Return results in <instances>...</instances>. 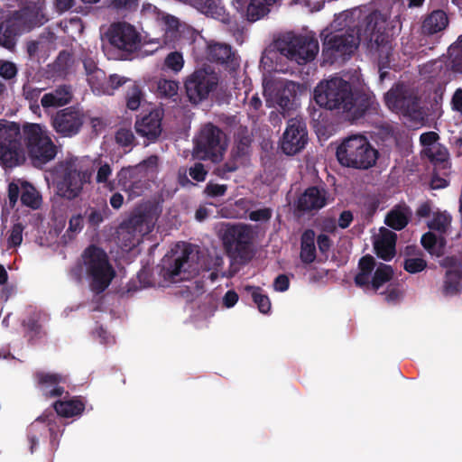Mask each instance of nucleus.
I'll return each instance as SVG.
<instances>
[{
    "label": "nucleus",
    "mask_w": 462,
    "mask_h": 462,
    "mask_svg": "<svg viewBox=\"0 0 462 462\" xmlns=\"http://www.w3.org/2000/svg\"><path fill=\"white\" fill-rule=\"evenodd\" d=\"M330 27L335 32H322L324 51H330L335 58H345L363 43L378 55L380 79L383 80L386 73L383 69L390 61L392 38L401 30L399 17L389 20L380 12L365 14L362 9L356 8L336 15Z\"/></svg>",
    "instance_id": "nucleus-1"
},
{
    "label": "nucleus",
    "mask_w": 462,
    "mask_h": 462,
    "mask_svg": "<svg viewBox=\"0 0 462 462\" xmlns=\"http://www.w3.org/2000/svg\"><path fill=\"white\" fill-rule=\"evenodd\" d=\"M26 151L35 165L47 163L57 153L44 125L27 123L21 130L18 124L0 119V164L5 168L21 165Z\"/></svg>",
    "instance_id": "nucleus-2"
},
{
    "label": "nucleus",
    "mask_w": 462,
    "mask_h": 462,
    "mask_svg": "<svg viewBox=\"0 0 462 462\" xmlns=\"http://www.w3.org/2000/svg\"><path fill=\"white\" fill-rule=\"evenodd\" d=\"M223 262V257L218 254L208 255L206 259L189 245L181 244L163 257L160 274L166 283H176L195 277L201 270H212L209 278L214 282L219 274L224 275V273H220Z\"/></svg>",
    "instance_id": "nucleus-3"
},
{
    "label": "nucleus",
    "mask_w": 462,
    "mask_h": 462,
    "mask_svg": "<svg viewBox=\"0 0 462 462\" xmlns=\"http://www.w3.org/2000/svg\"><path fill=\"white\" fill-rule=\"evenodd\" d=\"M70 276L76 282L84 276L91 291L100 293L110 285L116 271L104 250L89 246L82 254V263L71 270Z\"/></svg>",
    "instance_id": "nucleus-4"
},
{
    "label": "nucleus",
    "mask_w": 462,
    "mask_h": 462,
    "mask_svg": "<svg viewBox=\"0 0 462 462\" xmlns=\"http://www.w3.org/2000/svg\"><path fill=\"white\" fill-rule=\"evenodd\" d=\"M314 99L322 107L338 113H351L357 116L362 111L356 93L351 85L341 78H331L321 81L314 89Z\"/></svg>",
    "instance_id": "nucleus-5"
},
{
    "label": "nucleus",
    "mask_w": 462,
    "mask_h": 462,
    "mask_svg": "<svg viewBox=\"0 0 462 462\" xmlns=\"http://www.w3.org/2000/svg\"><path fill=\"white\" fill-rule=\"evenodd\" d=\"M91 176L89 160L79 157L67 158L51 172L57 194L69 199L76 198L80 193L83 184L88 182Z\"/></svg>",
    "instance_id": "nucleus-6"
},
{
    "label": "nucleus",
    "mask_w": 462,
    "mask_h": 462,
    "mask_svg": "<svg viewBox=\"0 0 462 462\" xmlns=\"http://www.w3.org/2000/svg\"><path fill=\"white\" fill-rule=\"evenodd\" d=\"M263 91L266 106L278 110L285 116L296 109L302 88L294 81L274 75L263 78Z\"/></svg>",
    "instance_id": "nucleus-7"
},
{
    "label": "nucleus",
    "mask_w": 462,
    "mask_h": 462,
    "mask_svg": "<svg viewBox=\"0 0 462 462\" xmlns=\"http://www.w3.org/2000/svg\"><path fill=\"white\" fill-rule=\"evenodd\" d=\"M336 154L342 166L360 170L373 167L378 159V151L362 134L345 138L337 146Z\"/></svg>",
    "instance_id": "nucleus-8"
},
{
    "label": "nucleus",
    "mask_w": 462,
    "mask_h": 462,
    "mask_svg": "<svg viewBox=\"0 0 462 462\" xmlns=\"http://www.w3.org/2000/svg\"><path fill=\"white\" fill-rule=\"evenodd\" d=\"M276 47L281 55L298 64L313 60L319 50L318 40L310 34L287 33L277 41Z\"/></svg>",
    "instance_id": "nucleus-9"
},
{
    "label": "nucleus",
    "mask_w": 462,
    "mask_h": 462,
    "mask_svg": "<svg viewBox=\"0 0 462 462\" xmlns=\"http://www.w3.org/2000/svg\"><path fill=\"white\" fill-rule=\"evenodd\" d=\"M393 277V270L390 265L377 262L371 255H365L359 260L355 282L365 291H377L390 282Z\"/></svg>",
    "instance_id": "nucleus-10"
},
{
    "label": "nucleus",
    "mask_w": 462,
    "mask_h": 462,
    "mask_svg": "<svg viewBox=\"0 0 462 462\" xmlns=\"http://www.w3.org/2000/svg\"><path fill=\"white\" fill-rule=\"evenodd\" d=\"M159 217L156 207H150L140 214H134L118 229V236L125 250L137 245L142 237L153 229Z\"/></svg>",
    "instance_id": "nucleus-11"
},
{
    "label": "nucleus",
    "mask_w": 462,
    "mask_h": 462,
    "mask_svg": "<svg viewBox=\"0 0 462 462\" xmlns=\"http://www.w3.org/2000/svg\"><path fill=\"white\" fill-rule=\"evenodd\" d=\"M224 134L212 125H205L196 139L193 157L199 160L219 162L226 150Z\"/></svg>",
    "instance_id": "nucleus-12"
},
{
    "label": "nucleus",
    "mask_w": 462,
    "mask_h": 462,
    "mask_svg": "<svg viewBox=\"0 0 462 462\" xmlns=\"http://www.w3.org/2000/svg\"><path fill=\"white\" fill-rule=\"evenodd\" d=\"M104 37L112 48L121 52V56L135 52L143 42L141 33L134 25L126 22L112 23Z\"/></svg>",
    "instance_id": "nucleus-13"
},
{
    "label": "nucleus",
    "mask_w": 462,
    "mask_h": 462,
    "mask_svg": "<svg viewBox=\"0 0 462 462\" xmlns=\"http://www.w3.org/2000/svg\"><path fill=\"white\" fill-rule=\"evenodd\" d=\"M217 236L231 257L244 258L245 250L253 238V231L247 225L218 223L215 226Z\"/></svg>",
    "instance_id": "nucleus-14"
},
{
    "label": "nucleus",
    "mask_w": 462,
    "mask_h": 462,
    "mask_svg": "<svg viewBox=\"0 0 462 462\" xmlns=\"http://www.w3.org/2000/svg\"><path fill=\"white\" fill-rule=\"evenodd\" d=\"M83 67L87 81L93 93L97 96L113 95L119 87L129 81V79L118 74H112L106 79V73L97 67L96 60L91 57L83 60Z\"/></svg>",
    "instance_id": "nucleus-15"
},
{
    "label": "nucleus",
    "mask_w": 462,
    "mask_h": 462,
    "mask_svg": "<svg viewBox=\"0 0 462 462\" xmlns=\"http://www.w3.org/2000/svg\"><path fill=\"white\" fill-rule=\"evenodd\" d=\"M451 216L447 212L433 213L432 218L429 221L428 226L430 229L421 237L423 247L431 254L440 256L444 254L445 239L442 235L446 234L450 226Z\"/></svg>",
    "instance_id": "nucleus-16"
},
{
    "label": "nucleus",
    "mask_w": 462,
    "mask_h": 462,
    "mask_svg": "<svg viewBox=\"0 0 462 462\" xmlns=\"http://www.w3.org/2000/svg\"><path fill=\"white\" fill-rule=\"evenodd\" d=\"M217 83V73L208 69H198L186 79L184 86L189 100L199 103L216 89Z\"/></svg>",
    "instance_id": "nucleus-17"
},
{
    "label": "nucleus",
    "mask_w": 462,
    "mask_h": 462,
    "mask_svg": "<svg viewBox=\"0 0 462 462\" xmlns=\"http://www.w3.org/2000/svg\"><path fill=\"white\" fill-rule=\"evenodd\" d=\"M308 143L305 123L300 118H291L282 134L280 146L287 155H294L304 149Z\"/></svg>",
    "instance_id": "nucleus-18"
},
{
    "label": "nucleus",
    "mask_w": 462,
    "mask_h": 462,
    "mask_svg": "<svg viewBox=\"0 0 462 462\" xmlns=\"http://www.w3.org/2000/svg\"><path fill=\"white\" fill-rule=\"evenodd\" d=\"M197 45L198 48L195 50L194 53L196 59L199 60H209L226 64L232 69L237 65L236 54L226 43L205 41L201 47L199 42H198Z\"/></svg>",
    "instance_id": "nucleus-19"
},
{
    "label": "nucleus",
    "mask_w": 462,
    "mask_h": 462,
    "mask_svg": "<svg viewBox=\"0 0 462 462\" xmlns=\"http://www.w3.org/2000/svg\"><path fill=\"white\" fill-rule=\"evenodd\" d=\"M157 23L162 34L152 39H143V44H156L162 46H175L180 37V23L179 20L171 14H158Z\"/></svg>",
    "instance_id": "nucleus-20"
},
{
    "label": "nucleus",
    "mask_w": 462,
    "mask_h": 462,
    "mask_svg": "<svg viewBox=\"0 0 462 462\" xmlns=\"http://www.w3.org/2000/svg\"><path fill=\"white\" fill-rule=\"evenodd\" d=\"M84 119L85 116L82 109L68 107L56 114L52 125L57 133L70 137L79 133Z\"/></svg>",
    "instance_id": "nucleus-21"
},
{
    "label": "nucleus",
    "mask_w": 462,
    "mask_h": 462,
    "mask_svg": "<svg viewBox=\"0 0 462 462\" xmlns=\"http://www.w3.org/2000/svg\"><path fill=\"white\" fill-rule=\"evenodd\" d=\"M278 0H232V7L238 14L249 21L256 22L270 12V7Z\"/></svg>",
    "instance_id": "nucleus-22"
},
{
    "label": "nucleus",
    "mask_w": 462,
    "mask_h": 462,
    "mask_svg": "<svg viewBox=\"0 0 462 462\" xmlns=\"http://www.w3.org/2000/svg\"><path fill=\"white\" fill-rule=\"evenodd\" d=\"M390 110L397 114H406L414 105V99L403 85L392 88L384 97Z\"/></svg>",
    "instance_id": "nucleus-23"
},
{
    "label": "nucleus",
    "mask_w": 462,
    "mask_h": 462,
    "mask_svg": "<svg viewBox=\"0 0 462 462\" xmlns=\"http://www.w3.org/2000/svg\"><path fill=\"white\" fill-rule=\"evenodd\" d=\"M118 184L122 187L129 198L133 199L141 196L145 188V180L141 174L130 168H123L117 173Z\"/></svg>",
    "instance_id": "nucleus-24"
},
{
    "label": "nucleus",
    "mask_w": 462,
    "mask_h": 462,
    "mask_svg": "<svg viewBox=\"0 0 462 462\" xmlns=\"http://www.w3.org/2000/svg\"><path fill=\"white\" fill-rule=\"evenodd\" d=\"M162 114L154 109L135 122L136 132L149 140H155L162 133Z\"/></svg>",
    "instance_id": "nucleus-25"
},
{
    "label": "nucleus",
    "mask_w": 462,
    "mask_h": 462,
    "mask_svg": "<svg viewBox=\"0 0 462 462\" xmlns=\"http://www.w3.org/2000/svg\"><path fill=\"white\" fill-rule=\"evenodd\" d=\"M396 234L386 227H381L374 236V250L379 257L391 260L395 254Z\"/></svg>",
    "instance_id": "nucleus-26"
},
{
    "label": "nucleus",
    "mask_w": 462,
    "mask_h": 462,
    "mask_svg": "<svg viewBox=\"0 0 462 462\" xmlns=\"http://www.w3.org/2000/svg\"><path fill=\"white\" fill-rule=\"evenodd\" d=\"M327 200V192L324 189L310 187L299 197L297 207L304 211L316 210L323 208Z\"/></svg>",
    "instance_id": "nucleus-27"
},
{
    "label": "nucleus",
    "mask_w": 462,
    "mask_h": 462,
    "mask_svg": "<svg viewBox=\"0 0 462 462\" xmlns=\"http://www.w3.org/2000/svg\"><path fill=\"white\" fill-rule=\"evenodd\" d=\"M72 98L70 87L63 85L43 95L41 99L44 108L58 107L67 105Z\"/></svg>",
    "instance_id": "nucleus-28"
},
{
    "label": "nucleus",
    "mask_w": 462,
    "mask_h": 462,
    "mask_svg": "<svg viewBox=\"0 0 462 462\" xmlns=\"http://www.w3.org/2000/svg\"><path fill=\"white\" fill-rule=\"evenodd\" d=\"M85 402L81 397H73L67 401H56L53 408L57 415L63 418L79 416L85 410Z\"/></svg>",
    "instance_id": "nucleus-29"
},
{
    "label": "nucleus",
    "mask_w": 462,
    "mask_h": 462,
    "mask_svg": "<svg viewBox=\"0 0 462 462\" xmlns=\"http://www.w3.org/2000/svg\"><path fill=\"white\" fill-rule=\"evenodd\" d=\"M54 48L51 35L42 36L36 41L28 42L27 52L31 59L40 61L44 60Z\"/></svg>",
    "instance_id": "nucleus-30"
},
{
    "label": "nucleus",
    "mask_w": 462,
    "mask_h": 462,
    "mask_svg": "<svg viewBox=\"0 0 462 462\" xmlns=\"http://www.w3.org/2000/svg\"><path fill=\"white\" fill-rule=\"evenodd\" d=\"M190 5L214 19L225 21V8L221 0H189Z\"/></svg>",
    "instance_id": "nucleus-31"
},
{
    "label": "nucleus",
    "mask_w": 462,
    "mask_h": 462,
    "mask_svg": "<svg viewBox=\"0 0 462 462\" xmlns=\"http://www.w3.org/2000/svg\"><path fill=\"white\" fill-rule=\"evenodd\" d=\"M51 420L48 416L42 415L40 416L33 423H32L28 430V440L30 443V451L31 453H33L41 436H42L43 433H45L47 430L51 432V434L53 433V430L51 428L47 429L46 425H43V422L50 423Z\"/></svg>",
    "instance_id": "nucleus-32"
},
{
    "label": "nucleus",
    "mask_w": 462,
    "mask_h": 462,
    "mask_svg": "<svg viewBox=\"0 0 462 462\" xmlns=\"http://www.w3.org/2000/svg\"><path fill=\"white\" fill-rule=\"evenodd\" d=\"M448 23L447 14L441 10H436L425 18L422 30L426 33L433 34L444 30Z\"/></svg>",
    "instance_id": "nucleus-33"
},
{
    "label": "nucleus",
    "mask_w": 462,
    "mask_h": 462,
    "mask_svg": "<svg viewBox=\"0 0 462 462\" xmlns=\"http://www.w3.org/2000/svg\"><path fill=\"white\" fill-rule=\"evenodd\" d=\"M411 216V210L406 206H398L389 212L385 222L387 226L396 229H402L407 224Z\"/></svg>",
    "instance_id": "nucleus-34"
},
{
    "label": "nucleus",
    "mask_w": 462,
    "mask_h": 462,
    "mask_svg": "<svg viewBox=\"0 0 462 462\" xmlns=\"http://www.w3.org/2000/svg\"><path fill=\"white\" fill-rule=\"evenodd\" d=\"M60 377H40L38 387L46 398H54L61 396L64 388L60 385Z\"/></svg>",
    "instance_id": "nucleus-35"
},
{
    "label": "nucleus",
    "mask_w": 462,
    "mask_h": 462,
    "mask_svg": "<svg viewBox=\"0 0 462 462\" xmlns=\"http://www.w3.org/2000/svg\"><path fill=\"white\" fill-rule=\"evenodd\" d=\"M315 234L312 230H307L301 236L300 259L305 263H312L316 258Z\"/></svg>",
    "instance_id": "nucleus-36"
},
{
    "label": "nucleus",
    "mask_w": 462,
    "mask_h": 462,
    "mask_svg": "<svg viewBox=\"0 0 462 462\" xmlns=\"http://www.w3.org/2000/svg\"><path fill=\"white\" fill-rule=\"evenodd\" d=\"M245 291L250 294L261 313L267 314L271 310L270 299L261 288L246 285Z\"/></svg>",
    "instance_id": "nucleus-37"
},
{
    "label": "nucleus",
    "mask_w": 462,
    "mask_h": 462,
    "mask_svg": "<svg viewBox=\"0 0 462 462\" xmlns=\"http://www.w3.org/2000/svg\"><path fill=\"white\" fill-rule=\"evenodd\" d=\"M21 200L28 207L37 208L41 204V196L30 183L21 182Z\"/></svg>",
    "instance_id": "nucleus-38"
},
{
    "label": "nucleus",
    "mask_w": 462,
    "mask_h": 462,
    "mask_svg": "<svg viewBox=\"0 0 462 462\" xmlns=\"http://www.w3.org/2000/svg\"><path fill=\"white\" fill-rule=\"evenodd\" d=\"M180 90V83L177 80L162 79L157 82V94L161 97L175 100Z\"/></svg>",
    "instance_id": "nucleus-39"
},
{
    "label": "nucleus",
    "mask_w": 462,
    "mask_h": 462,
    "mask_svg": "<svg viewBox=\"0 0 462 462\" xmlns=\"http://www.w3.org/2000/svg\"><path fill=\"white\" fill-rule=\"evenodd\" d=\"M462 289V275L457 271L447 272L443 291L446 295H454Z\"/></svg>",
    "instance_id": "nucleus-40"
},
{
    "label": "nucleus",
    "mask_w": 462,
    "mask_h": 462,
    "mask_svg": "<svg viewBox=\"0 0 462 462\" xmlns=\"http://www.w3.org/2000/svg\"><path fill=\"white\" fill-rule=\"evenodd\" d=\"M184 58L180 51H171L164 59L163 69L171 71L173 74L180 73L184 67Z\"/></svg>",
    "instance_id": "nucleus-41"
},
{
    "label": "nucleus",
    "mask_w": 462,
    "mask_h": 462,
    "mask_svg": "<svg viewBox=\"0 0 462 462\" xmlns=\"http://www.w3.org/2000/svg\"><path fill=\"white\" fill-rule=\"evenodd\" d=\"M448 55L451 69L455 72L462 73V35L449 47Z\"/></svg>",
    "instance_id": "nucleus-42"
},
{
    "label": "nucleus",
    "mask_w": 462,
    "mask_h": 462,
    "mask_svg": "<svg viewBox=\"0 0 462 462\" xmlns=\"http://www.w3.org/2000/svg\"><path fill=\"white\" fill-rule=\"evenodd\" d=\"M422 152L434 163H444L447 164L448 152L447 149L440 143L433 144V146L422 150Z\"/></svg>",
    "instance_id": "nucleus-43"
},
{
    "label": "nucleus",
    "mask_w": 462,
    "mask_h": 462,
    "mask_svg": "<svg viewBox=\"0 0 462 462\" xmlns=\"http://www.w3.org/2000/svg\"><path fill=\"white\" fill-rule=\"evenodd\" d=\"M235 209L223 208L221 216L226 218H238L245 216L251 207V201L247 199H240L235 203Z\"/></svg>",
    "instance_id": "nucleus-44"
},
{
    "label": "nucleus",
    "mask_w": 462,
    "mask_h": 462,
    "mask_svg": "<svg viewBox=\"0 0 462 462\" xmlns=\"http://www.w3.org/2000/svg\"><path fill=\"white\" fill-rule=\"evenodd\" d=\"M158 167V157L157 156H150L146 160L143 161L139 164L129 167L133 171L141 174L142 177L148 178L155 173Z\"/></svg>",
    "instance_id": "nucleus-45"
},
{
    "label": "nucleus",
    "mask_w": 462,
    "mask_h": 462,
    "mask_svg": "<svg viewBox=\"0 0 462 462\" xmlns=\"http://www.w3.org/2000/svg\"><path fill=\"white\" fill-rule=\"evenodd\" d=\"M112 171V168L108 163H100L96 176V181L98 184H102L104 188H106L110 191L115 189L114 183L109 180Z\"/></svg>",
    "instance_id": "nucleus-46"
},
{
    "label": "nucleus",
    "mask_w": 462,
    "mask_h": 462,
    "mask_svg": "<svg viewBox=\"0 0 462 462\" xmlns=\"http://www.w3.org/2000/svg\"><path fill=\"white\" fill-rule=\"evenodd\" d=\"M427 266L426 261L421 257H410L405 259L403 267L410 273L422 272Z\"/></svg>",
    "instance_id": "nucleus-47"
},
{
    "label": "nucleus",
    "mask_w": 462,
    "mask_h": 462,
    "mask_svg": "<svg viewBox=\"0 0 462 462\" xmlns=\"http://www.w3.org/2000/svg\"><path fill=\"white\" fill-rule=\"evenodd\" d=\"M0 45L8 50L15 45V34L5 24L0 25Z\"/></svg>",
    "instance_id": "nucleus-48"
},
{
    "label": "nucleus",
    "mask_w": 462,
    "mask_h": 462,
    "mask_svg": "<svg viewBox=\"0 0 462 462\" xmlns=\"http://www.w3.org/2000/svg\"><path fill=\"white\" fill-rule=\"evenodd\" d=\"M23 231V227L21 224H15L13 226L7 239L8 247H17L22 244Z\"/></svg>",
    "instance_id": "nucleus-49"
},
{
    "label": "nucleus",
    "mask_w": 462,
    "mask_h": 462,
    "mask_svg": "<svg viewBox=\"0 0 462 462\" xmlns=\"http://www.w3.org/2000/svg\"><path fill=\"white\" fill-rule=\"evenodd\" d=\"M142 100V93L138 87L134 86L127 96L126 106L131 110H136L140 105Z\"/></svg>",
    "instance_id": "nucleus-50"
},
{
    "label": "nucleus",
    "mask_w": 462,
    "mask_h": 462,
    "mask_svg": "<svg viewBox=\"0 0 462 462\" xmlns=\"http://www.w3.org/2000/svg\"><path fill=\"white\" fill-rule=\"evenodd\" d=\"M17 74V68L14 62L0 60V76L5 79H11Z\"/></svg>",
    "instance_id": "nucleus-51"
},
{
    "label": "nucleus",
    "mask_w": 462,
    "mask_h": 462,
    "mask_svg": "<svg viewBox=\"0 0 462 462\" xmlns=\"http://www.w3.org/2000/svg\"><path fill=\"white\" fill-rule=\"evenodd\" d=\"M134 136L131 129L120 128L116 134V142L123 146H129L134 142Z\"/></svg>",
    "instance_id": "nucleus-52"
},
{
    "label": "nucleus",
    "mask_w": 462,
    "mask_h": 462,
    "mask_svg": "<svg viewBox=\"0 0 462 462\" xmlns=\"http://www.w3.org/2000/svg\"><path fill=\"white\" fill-rule=\"evenodd\" d=\"M385 286L387 290L384 292V298L388 302H395L402 297V291L396 285L388 282Z\"/></svg>",
    "instance_id": "nucleus-53"
},
{
    "label": "nucleus",
    "mask_w": 462,
    "mask_h": 462,
    "mask_svg": "<svg viewBox=\"0 0 462 462\" xmlns=\"http://www.w3.org/2000/svg\"><path fill=\"white\" fill-rule=\"evenodd\" d=\"M272 217V211L270 208H263L250 212L249 218L255 222H267Z\"/></svg>",
    "instance_id": "nucleus-54"
},
{
    "label": "nucleus",
    "mask_w": 462,
    "mask_h": 462,
    "mask_svg": "<svg viewBox=\"0 0 462 462\" xmlns=\"http://www.w3.org/2000/svg\"><path fill=\"white\" fill-rule=\"evenodd\" d=\"M208 171L205 170L203 164L196 163L189 169L190 177L197 181H203L206 179Z\"/></svg>",
    "instance_id": "nucleus-55"
},
{
    "label": "nucleus",
    "mask_w": 462,
    "mask_h": 462,
    "mask_svg": "<svg viewBox=\"0 0 462 462\" xmlns=\"http://www.w3.org/2000/svg\"><path fill=\"white\" fill-rule=\"evenodd\" d=\"M438 138H439L438 134L434 132H429V133L422 134L420 135V140L423 146V150H426L427 148L433 146V144H437Z\"/></svg>",
    "instance_id": "nucleus-56"
},
{
    "label": "nucleus",
    "mask_w": 462,
    "mask_h": 462,
    "mask_svg": "<svg viewBox=\"0 0 462 462\" xmlns=\"http://www.w3.org/2000/svg\"><path fill=\"white\" fill-rule=\"evenodd\" d=\"M238 294L233 291H227L222 298V304L226 309L233 308L238 301Z\"/></svg>",
    "instance_id": "nucleus-57"
},
{
    "label": "nucleus",
    "mask_w": 462,
    "mask_h": 462,
    "mask_svg": "<svg viewBox=\"0 0 462 462\" xmlns=\"http://www.w3.org/2000/svg\"><path fill=\"white\" fill-rule=\"evenodd\" d=\"M226 191V186L224 184L208 183L206 192L211 197L222 196Z\"/></svg>",
    "instance_id": "nucleus-58"
},
{
    "label": "nucleus",
    "mask_w": 462,
    "mask_h": 462,
    "mask_svg": "<svg viewBox=\"0 0 462 462\" xmlns=\"http://www.w3.org/2000/svg\"><path fill=\"white\" fill-rule=\"evenodd\" d=\"M262 106V100L256 94L253 95L247 103L249 113L252 114L253 116H256L258 111L261 109Z\"/></svg>",
    "instance_id": "nucleus-59"
},
{
    "label": "nucleus",
    "mask_w": 462,
    "mask_h": 462,
    "mask_svg": "<svg viewBox=\"0 0 462 462\" xmlns=\"http://www.w3.org/2000/svg\"><path fill=\"white\" fill-rule=\"evenodd\" d=\"M289 278L286 275H279L274 282H273V288L277 291H285L289 288Z\"/></svg>",
    "instance_id": "nucleus-60"
},
{
    "label": "nucleus",
    "mask_w": 462,
    "mask_h": 462,
    "mask_svg": "<svg viewBox=\"0 0 462 462\" xmlns=\"http://www.w3.org/2000/svg\"><path fill=\"white\" fill-rule=\"evenodd\" d=\"M21 182L23 181L17 180V182H12L9 184L8 191L11 202H15L17 200L19 193L21 192Z\"/></svg>",
    "instance_id": "nucleus-61"
},
{
    "label": "nucleus",
    "mask_w": 462,
    "mask_h": 462,
    "mask_svg": "<svg viewBox=\"0 0 462 462\" xmlns=\"http://www.w3.org/2000/svg\"><path fill=\"white\" fill-rule=\"evenodd\" d=\"M83 227V217L80 215L74 216L69 220V231L76 233Z\"/></svg>",
    "instance_id": "nucleus-62"
},
{
    "label": "nucleus",
    "mask_w": 462,
    "mask_h": 462,
    "mask_svg": "<svg viewBox=\"0 0 462 462\" xmlns=\"http://www.w3.org/2000/svg\"><path fill=\"white\" fill-rule=\"evenodd\" d=\"M452 107L462 114V89L458 88L452 97Z\"/></svg>",
    "instance_id": "nucleus-63"
},
{
    "label": "nucleus",
    "mask_w": 462,
    "mask_h": 462,
    "mask_svg": "<svg viewBox=\"0 0 462 462\" xmlns=\"http://www.w3.org/2000/svg\"><path fill=\"white\" fill-rule=\"evenodd\" d=\"M353 220V216L350 211H344L341 213L339 219H338V225L342 228L347 227L350 223Z\"/></svg>",
    "instance_id": "nucleus-64"
}]
</instances>
